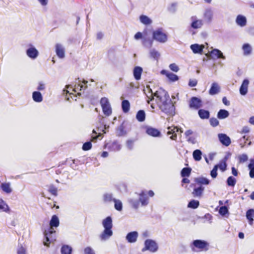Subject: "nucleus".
I'll list each match as a JSON object with an SVG mask.
<instances>
[{
	"label": "nucleus",
	"instance_id": "obj_1",
	"mask_svg": "<svg viewBox=\"0 0 254 254\" xmlns=\"http://www.w3.org/2000/svg\"><path fill=\"white\" fill-rule=\"evenodd\" d=\"M146 89L148 91V93L147 94L146 93L148 98L147 102L148 104L155 97L157 105L162 112L168 115H174L175 106L166 91L162 88H160L154 93H153L152 89L150 88L149 86H146Z\"/></svg>",
	"mask_w": 254,
	"mask_h": 254
},
{
	"label": "nucleus",
	"instance_id": "obj_2",
	"mask_svg": "<svg viewBox=\"0 0 254 254\" xmlns=\"http://www.w3.org/2000/svg\"><path fill=\"white\" fill-rule=\"evenodd\" d=\"M60 221L58 217L56 215L52 216L50 221V227L45 230L44 234V239L43 244L45 246L50 247L51 243H54L56 240V231L54 228H57L59 226Z\"/></svg>",
	"mask_w": 254,
	"mask_h": 254
},
{
	"label": "nucleus",
	"instance_id": "obj_3",
	"mask_svg": "<svg viewBox=\"0 0 254 254\" xmlns=\"http://www.w3.org/2000/svg\"><path fill=\"white\" fill-rule=\"evenodd\" d=\"M104 229L100 235L99 238L102 241L108 240L113 234L112 230L113 227V221L111 216H108L103 220L102 222Z\"/></svg>",
	"mask_w": 254,
	"mask_h": 254
},
{
	"label": "nucleus",
	"instance_id": "obj_4",
	"mask_svg": "<svg viewBox=\"0 0 254 254\" xmlns=\"http://www.w3.org/2000/svg\"><path fill=\"white\" fill-rule=\"evenodd\" d=\"M190 247L193 252H206L209 250V244L206 241L197 239L190 243Z\"/></svg>",
	"mask_w": 254,
	"mask_h": 254
},
{
	"label": "nucleus",
	"instance_id": "obj_5",
	"mask_svg": "<svg viewBox=\"0 0 254 254\" xmlns=\"http://www.w3.org/2000/svg\"><path fill=\"white\" fill-rule=\"evenodd\" d=\"M152 38L161 43H164L168 40L167 35L162 28H157L153 31Z\"/></svg>",
	"mask_w": 254,
	"mask_h": 254
},
{
	"label": "nucleus",
	"instance_id": "obj_6",
	"mask_svg": "<svg viewBox=\"0 0 254 254\" xmlns=\"http://www.w3.org/2000/svg\"><path fill=\"white\" fill-rule=\"evenodd\" d=\"M144 247L142 252L148 251L151 253H155L158 250V245L156 242L152 239H147L144 241Z\"/></svg>",
	"mask_w": 254,
	"mask_h": 254
},
{
	"label": "nucleus",
	"instance_id": "obj_7",
	"mask_svg": "<svg viewBox=\"0 0 254 254\" xmlns=\"http://www.w3.org/2000/svg\"><path fill=\"white\" fill-rule=\"evenodd\" d=\"M100 104L103 113L107 116L111 115L112 114V108L108 99L106 97L102 98L100 100Z\"/></svg>",
	"mask_w": 254,
	"mask_h": 254
},
{
	"label": "nucleus",
	"instance_id": "obj_8",
	"mask_svg": "<svg viewBox=\"0 0 254 254\" xmlns=\"http://www.w3.org/2000/svg\"><path fill=\"white\" fill-rule=\"evenodd\" d=\"M203 18L205 23L210 24L212 22L213 18V12L212 9L209 7L205 9L203 14Z\"/></svg>",
	"mask_w": 254,
	"mask_h": 254
},
{
	"label": "nucleus",
	"instance_id": "obj_9",
	"mask_svg": "<svg viewBox=\"0 0 254 254\" xmlns=\"http://www.w3.org/2000/svg\"><path fill=\"white\" fill-rule=\"evenodd\" d=\"M29 47L26 50V55L31 59L35 60L39 56V53L36 48L31 44L29 45Z\"/></svg>",
	"mask_w": 254,
	"mask_h": 254
},
{
	"label": "nucleus",
	"instance_id": "obj_10",
	"mask_svg": "<svg viewBox=\"0 0 254 254\" xmlns=\"http://www.w3.org/2000/svg\"><path fill=\"white\" fill-rule=\"evenodd\" d=\"M189 107L191 109L197 110L202 107V101L196 97H192L190 100Z\"/></svg>",
	"mask_w": 254,
	"mask_h": 254
},
{
	"label": "nucleus",
	"instance_id": "obj_11",
	"mask_svg": "<svg viewBox=\"0 0 254 254\" xmlns=\"http://www.w3.org/2000/svg\"><path fill=\"white\" fill-rule=\"evenodd\" d=\"M145 132L148 135L153 137H160L161 135L158 129L149 126L146 127Z\"/></svg>",
	"mask_w": 254,
	"mask_h": 254
},
{
	"label": "nucleus",
	"instance_id": "obj_12",
	"mask_svg": "<svg viewBox=\"0 0 254 254\" xmlns=\"http://www.w3.org/2000/svg\"><path fill=\"white\" fill-rule=\"evenodd\" d=\"M167 128L168 129L167 132V135H171L170 138L176 140L177 137V132H179L180 129L177 127H168Z\"/></svg>",
	"mask_w": 254,
	"mask_h": 254
},
{
	"label": "nucleus",
	"instance_id": "obj_13",
	"mask_svg": "<svg viewBox=\"0 0 254 254\" xmlns=\"http://www.w3.org/2000/svg\"><path fill=\"white\" fill-rule=\"evenodd\" d=\"M139 201L142 206H146L149 203V198L147 196V191L142 190L139 194Z\"/></svg>",
	"mask_w": 254,
	"mask_h": 254
},
{
	"label": "nucleus",
	"instance_id": "obj_14",
	"mask_svg": "<svg viewBox=\"0 0 254 254\" xmlns=\"http://www.w3.org/2000/svg\"><path fill=\"white\" fill-rule=\"evenodd\" d=\"M138 236V233L137 231H132L127 234L126 239L128 243H134L136 242Z\"/></svg>",
	"mask_w": 254,
	"mask_h": 254
},
{
	"label": "nucleus",
	"instance_id": "obj_15",
	"mask_svg": "<svg viewBox=\"0 0 254 254\" xmlns=\"http://www.w3.org/2000/svg\"><path fill=\"white\" fill-rule=\"evenodd\" d=\"M220 142L226 146H228L231 143L230 138L224 133H219L218 135Z\"/></svg>",
	"mask_w": 254,
	"mask_h": 254
},
{
	"label": "nucleus",
	"instance_id": "obj_16",
	"mask_svg": "<svg viewBox=\"0 0 254 254\" xmlns=\"http://www.w3.org/2000/svg\"><path fill=\"white\" fill-rule=\"evenodd\" d=\"M56 53L60 59H63L65 57V50L63 46L61 44L56 45Z\"/></svg>",
	"mask_w": 254,
	"mask_h": 254
},
{
	"label": "nucleus",
	"instance_id": "obj_17",
	"mask_svg": "<svg viewBox=\"0 0 254 254\" xmlns=\"http://www.w3.org/2000/svg\"><path fill=\"white\" fill-rule=\"evenodd\" d=\"M249 81L248 79H245L240 88V93L243 96L246 95L248 93Z\"/></svg>",
	"mask_w": 254,
	"mask_h": 254
},
{
	"label": "nucleus",
	"instance_id": "obj_18",
	"mask_svg": "<svg viewBox=\"0 0 254 254\" xmlns=\"http://www.w3.org/2000/svg\"><path fill=\"white\" fill-rule=\"evenodd\" d=\"M161 73L163 75H165L170 81L174 82L177 81L179 79V77L176 74H174L173 73L169 72L166 70H162L161 71Z\"/></svg>",
	"mask_w": 254,
	"mask_h": 254
},
{
	"label": "nucleus",
	"instance_id": "obj_19",
	"mask_svg": "<svg viewBox=\"0 0 254 254\" xmlns=\"http://www.w3.org/2000/svg\"><path fill=\"white\" fill-rule=\"evenodd\" d=\"M210 55L212 59H225V57L223 55V53L217 49H213L210 52Z\"/></svg>",
	"mask_w": 254,
	"mask_h": 254
},
{
	"label": "nucleus",
	"instance_id": "obj_20",
	"mask_svg": "<svg viewBox=\"0 0 254 254\" xmlns=\"http://www.w3.org/2000/svg\"><path fill=\"white\" fill-rule=\"evenodd\" d=\"M204 46L202 45H199L198 44H192L190 46V49L192 50L194 54H201L203 52Z\"/></svg>",
	"mask_w": 254,
	"mask_h": 254
},
{
	"label": "nucleus",
	"instance_id": "obj_21",
	"mask_svg": "<svg viewBox=\"0 0 254 254\" xmlns=\"http://www.w3.org/2000/svg\"><path fill=\"white\" fill-rule=\"evenodd\" d=\"M143 71V69L140 66H135L133 70V74L134 78L136 80H139L141 78V74Z\"/></svg>",
	"mask_w": 254,
	"mask_h": 254
},
{
	"label": "nucleus",
	"instance_id": "obj_22",
	"mask_svg": "<svg viewBox=\"0 0 254 254\" xmlns=\"http://www.w3.org/2000/svg\"><path fill=\"white\" fill-rule=\"evenodd\" d=\"M220 86L216 82H213L211 84L209 91V94L211 95H214L218 94L220 92Z\"/></svg>",
	"mask_w": 254,
	"mask_h": 254
},
{
	"label": "nucleus",
	"instance_id": "obj_23",
	"mask_svg": "<svg viewBox=\"0 0 254 254\" xmlns=\"http://www.w3.org/2000/svg\"><path fill=\"white\" fill-rule=\"evenodd\" d=\"M115 199L113 196V193L111 192H106L103 195V200L106 203L114 202Z\"/></svg>",
	"mask_w": 254,
	"mask_h": 254
},
{
	"label": "nucleus",
	"instance_id": "obj_24",
	"mask_svg": "<svg viewBox=\"0 0 254 254\" xmlns=\"http://www.w3.org/2000/svg\"><path fill=\"white\" fill-rule=\"evenodd\" d=\"M236 22L238 25L244 27L246 25L247 19L245 16L242 15H238L236 19Z\"/></svg>",
	"mask_w": 254,
	"mask_h": 254
},
{
	"label": "nucleus",
	"instance_id": "obj_25",
	"mask_svg": "<svg viewBox=\"0 0 254 254\" xmlns=\"http://www.w3.org/2000/svg\"><path fill=\"white\" fill-rule=\"evenodd\" d=\"M204 190V188L202 186L195 188L192 192L194 197H201Z\"/></svg>",
	"mask_w": 254,
	"mask_h": 254
},
{
	"label": "nucleus",
	"instance_id": "obj_26",
	"mask_svg": "<svg viewBox=\"0 0 254 254\" xmlns=\"http://www.w3.org/2000/svg\"><path fill=\"white\" fill-rule=\"evenodd\" d=\"M82 83L83 84L78 83L77 85H75V88L73 89V91L76 92L77 90H84L87 88V84L88 81L86 80H83Z\"/></svg>",
	"mask_w": 254,
	"mask_h": 254
},
{
	"label": "nucleus",
	"instance_id": "obj_27",
	"mask_svg": "<svg viewBox=\"0 0 254 254\" xmlns=\"http://www.w3.org/2000/svg\"><path fill=\"white\" fill-rule=\"evenodd\" d=\"M32 99L35 102L40 103L43 101V96L39 91H34L32 93Z\"/></svg>",
	"mask_w": 254,
	"mask_h": 254
},
{
	"label": "nucleus",
	"instance_id": "obj_28",
	"mask_svg": "<svg viewBox=\"0 0 254 254\" xmlns=\"http://www.w3.org/2000/svg\"><path fill=\"white\" fill-rule=\"evenodd\" d=\"M198 114L201 119H208L210 117L209 112L204 109H199L198 111Z\"/></svg>",
	"mask_w": 254,
	"mask_h": 254
},
{
	"label": "nucleus",
	"instance_id": "obj_29",
	"mask_svg": "<svg viewBox=\"0 0 254 254\" xmlns=\"http://www.w3.org/2000/svg\"><path fill=\"white\" fill-rule=\"evenodd\" d=\"M246 217L249 221V224L252 225L254 221V209H249L246 212Z\"/></svg>",
	"mask_w": 254,
	"mask_h": 254
},
{
	"label": "nucleus",
	"instance_id": "obj_30",
	"mask_svg": "<svg viewBox=\"0 0 254 254\" xmlns=\"http://www.w3.org/2000/svg\"><path fill=\"white\" fill-rule=\"evenodd\" d=\"M217 116L219 119H224L229 116V113L225 109H220L217 113Z\"/></svg>",
	"mask_w": 254,
	"mask_h": 254
},
{
	"label": "nucleus",
	"instance_id": "obj_31",
	"mask_svg": "<svg viewBox=\"0 0 254 254\" xmlns=\"http://www.w3.org/2000/svg\"><path fill=\"white\" fill-rule=\"evenodd\" d=\"M72 248L67 245H64L61 249V254H71Z\"/></svg>",
	"mask_w": 254,
	"mask_h": 254
},
{
	"label": "nucleus",
	"instance_id": "obj_32",
	"mask_svg": "<svg viewBox=\"0 0 254 254\" xmlns=\"http://www.w3.org/2000/svg\"><path fill=\"white\" fill-rule=\"evenodd\" d=\"M194 181L196 183L199 185H207L210 183V181L205 177L196 178L195 179Z\"/></svg>",
	"mask_w": 254,
	"mask_h": 254
},
{
	"label": "nucleus",
	"instance_id": "obj_33",
	"mask_svg": "<svg viewBox=\"0 0 254 254\" xmlns=\"http://www.w3.org/2000/svg\"><path fill=\"white\" fill-rule=\"evenodd\" d=\"M137 120L140 122H143L145 119V113L143 110H139L136 115Z\"/></svg>",
	"mask_w": 254,
	"mask_h": 254
},
{
	"label": "nucleus",
	"instance_id": "obj_34",
	"mask_svg": "<svg viewBox=\"0 0 254 254\" xmlns=\"http://www.w3.org/2000/svg\"><path fill=\"white\" fill-rule=\"evenodd\" d=\"M126 134V131L125 129V127L123 124L119 126L116 129V135L118 136H122Z\"/></svg>",
	"mask_w": 254,
	"mask_h": 254
},
{
	"label": "nucleus",
	"instance_id": "obj_35",
	"mask_svg": "<svg viewBox=\"0 0 254 254\" xmlns=\"http://www.w3.org/2000/svg\"><path fill=\"white\" fill-rule=\"evenodd\" d=\"M122 108L124 113H127L130 109V103L127 100H124L122 102Z\"/></svg>",
	"mask_w": 254,
	"mask_h": 254
},
{
	"label": "nucleus",
	"instance_id": "obj_36",
	"mask_svg": "<svg viewBox=\"0 0 254 254\" xmlns=\"http://www.w3.org/2000/svg\"><path fill=\"white\" fill-rule=\"evenodd\" d=\"M0 188L4 192L7 193H10L12 191L10 185L9 183H2Z\"/></svg>",
	"mask_w": 254,
	"mask_h": 254
},
{
	"label": "nucleus",
	"instance_id": "obj_37",
	"mask_svg": "<svg viewBox=\"0 0 254 254\" xmlns=\"http://www.w3.org/2000/svg\"><path fill=\"white\" fill-rule=\"evenodd\" d=\"M202 20H195L193 21L191 23V27L193 29H197L200 28L203 25Z\"/></svg>",
	"mask_w": 254,
	"mask_h": 254
},
{
	"label": "nucleus",
	"instance_id": "obj_38",
	"mask_svg": "<svg viewBox=\"0 0 254 254\" xmlns=\"http://www.w3.org/2000/svg\"><path fill=\"white\" fill-rule=\"evenodd\" d=\"M192 156L194 160L199 161L201 159L202 152L199 149H196L193 152Z\"/></svg>",
	"mask_w": 254,
	"mask_h": 254
},
{
	"label": "nucleus",
	"instance_id": "obj_39",
	"mask_svg": "<svg viewBox=\"0 0 254 254\" xmlns=\"http://www.w3.org/2000/svg\"><path fill=\"white\" fill-rule=\"evenodd\" d=\"M149 54L150 57L156 61L158 60V59L160 56V54L159 52L156 50L155 49H151L150 50Z\"/></svg>",
	"mask_w": 254,
	"mask_h": 254
},
{
	"label": "nucleus",
	"instance_id": "obj_40",
	"mask_svg": "<svg viewBox=\"0 0 254 254\" xmlns=\"http://www.w3.org/2000/svg\"><path fill=\"white\" fill-rule=\"evenodd\" d=\"M135 139H129L126 141V147L129 150H132L133 149L134 143L136 141Z\"/></svg>",
	"mask_w": 254,
	"mask_h": 254
},
{
	"label": "nucleus",
	"instance_id": "obj_41",
	"mask_svg": "<svg viewBox=\"0 0 254 254\" xmlns=\"http://www.w3.org/2000/svg\"><path fill=\"white\" fill-rule=\"evenodd\" d=\"M139 19L140 22L145 25L150 24L152 22V20L148 16L144 15H140Z\"/></svg>",
	"mask_w": 254,
	"mask_h": 254
},
{
	"label": "nucleus",
	"instance_id": "obj_42",
	"mask_svg": "<svg viewBox=\"0 0 254 254\" xmlns=\"http://www.w3.org/2000/svg\"><path fill=\"white\" fill-rule=\"evenodd\" d=\"M191 169L189 167L184 168L181 172V175L182 177H189L190 175Z\"/></svg>",
	"mask_w": 254,
	"mask_h": 254
},
{
	"label": "nucleus",
	"instance_id": "obj_43",
	"mask_svg": "<svg viewBox=\"0 0 254 254\" xmlns=\"http://www.w3.org/2000/svg\"><path fill=\"white\" fill-rule=\"evenodd\" d=\"M114 207L116 210L121 211L123 210V203L122 201L117 199H115L114 201Z\"/></svg>",
	"mask_w": 254,
	"mask_h": 254
},
{
	"label": "nucleus",
	"instance_id": "obj_44",
	"mask_svg": "<svg viewBox=\"0 0 254 254\" xmlns=\"http://www.w3.org/2000/svg\"><path fill=\"white\" fill-rule=\"evenodd\" d=\"M199 205V202L198 200L194 199L191 200L188 204V207L192 209L197 208Z\"/></svg>",
	"mask_w": 254,
	"mask_h": 254
},
{
	"label": "nucleus",
	"instance_id": "obj_45",
	"mask_svg": "<svg viewBox=\"0 0 254 254\" xmlns=\"http://www.w3.org/2000/svg\"><path fill=\"white\" fill-rule=\"evenodd\" d=\"M128 202L134 209H137L138 208L140 203L138 199L130 198L128 200Z\"/></svg>",
	"mask_w": 254,
	"mask_h": 254
},
{
	"label": "nucleus",
	"instance_id": "obj_46",
	"mask_svg": "<svg viewBox=\"0 0 254 254\" xmlns=\"http://www.w3.org/2000/svg\"><path fill=\"white\" fill-rule=\"evenodd\" d=\"M226 183L228 186L233 187L236 185V179L232 176H230L227 178Z\"/></svg>",
	"mask_w": 254,
	"mask_h": 254
},
{
	"label": "nucleus",
	"instance_id": "obj_47",
	"mask_svg": "<svg viewBox=\"0 0 254 254\" xmlns=\"http://www.w3.org/2000/svg\"><path fill=\"white\" fill-rule=\"evenodd\" d=\"M243 49L244 50V54L245 55H248L250 54L252 52V47L247 43L243 45Z\"/></svg>",
	"mask_w": 254,
	"mask_h": 254
},
{
	"label": "nucleus",
	"instance_id": "obj_48",
	"mask_svg": "<svg viewBox=\"0 0 254 254\" xmlns=\"http://www.w3.org/2000/svg\"><path fill=\"white\" fill-rule=\"evenodd\" d=\"M142 44L145 47L150 48L153 45V40L150 39H144L142 41Z\"/></svg>",
	"mask_w": 254,
	"mask_h": 254
},
{
	"label": "nucleus",
	"instance_id": "obj_49",
	"mask_svg": "<svg viewBox=\"0 0 254 254\" xmlns=\"http://www.w3.org/2000/svg\"><path fill=\"white\" fill-rule=\"evenodd\" d=\"M111 149L115 151H119L122 148V145L117 141H114L111 145Z\"/></svg>",
	"mask_w": 254,
	"mask_h": 254
},
{
	"label": "nucleus",
	"instance_id": "obj_50",
	"mask_svg": "<svg viewBox=\"0 0 254 254\" xmlns=\"http://www.w3.org/2000/svg\"><path fill=\"white\" fill-rule=\"evenodd\" d=\"M0 209L6 212L9 210L8 206L1 199H0Z\"/></svg>",
	"mask_w": 254,
	"mask_h": 254
},
{
	"label": "nucleus",
	"instance_id": "obj_51",
	"mask_svg": "<svg viewBox=\"0 0 254 254\" xmlns=\"http://www.w3.org/2000/svg\"><path fill=\"white\" fill-rule=\"evenodd\" d=\"M227 158L225 157L224 158V160L222 162H221L219 164L217 165L218 166V168L222 171L224 172L226 170L227 168V164L226 163V160Z\"/></svg>",
	"mask_w": 254,
	"mask_h": 254
},
{
	"label": "nucleus",
	"instance_id": "obj_52",
	"mask_svg": "<svg viewBox=\"0 0 254 254\" xmlns=\"http://www.w3.org/2000/svg\"><path fill=\"white\" fill-rule=\"evenodd\" d=\"M219 213L222 216L225 215L227 213H228V209L226 206H222L220 207Z\"/></svg>",
	"mask_w": 254,
	"mask_h": 254
},
{
	"label": "nucleus",
	"instance_id": "obj_53",
	"mask_svg": "<svg viewBox=\"0 0 254 254\" xmlns=\"http://www.w3.org/2000/svg\"><path fill=\"white\" fill-rule=\"evenodd\" d=\"M218 168V165H215L213 169L210 172V175L213 179L216 178L217 176V170Z\"/></svg>",
	"mask_w": 254,
	"mask_h": 254
},
{
	"label": "nucleus",
	"instance_id": "obj_54",
	"mask_svg": "<svg viewBox=\"0 0 254 254\" xmlns=\"http://www.w3.org/2000/svg\"><path fill=\"white\" fill-rule=\"evenodd\" d=\"M84 254H95L94 250L91 247H86L83 250Z\"/></svg>",
	"mask_w": 254,
	"mask_h": 254
},
{
	"label": "nucleus",
	"instance_id": "obj_55",
	"mask_svg": "<svg viewBox=\"0 0 254 254\" xmlns=\"http://www.w3.org/2000/svg\"><path fill=\"white\" fill-rule=\"evenodd\" d=\"M92 147V143L91 141H87L82 145V149L84 151L90 150Z\"/></svg>",
	"mask_w": 254,
	"mask_h": 254
},
{
	"label": "nucleus",
	"instance_id": "obj_56",
	"mask_svg": "<svg viewBox=\"0 0 254 254\" xmlns=\"http://www.w3.org/2000/svg\"><path fill=\"white\" fill-rule=\"evenodd\" d=\"M177 3H172L170 6L168 7V10L169 12L174 13L176 12Z\"/></svg>",
	"mask_w": 254,
	"mask_h": 254
},
{
	"label": "nucleus",
	"instance_id": "obj_57",
	"mask_svg": "<svg viewBox=\"0 0 254 254\" xmlns=\"http://www.w3.org/2000/svg\"><path fill=\"white\" fill-rule=\"evenodd\" d=\"M209 122L210 125L213 127L217 126L219 123L218 120L215 118H211L209 120Z\"/></svg>",
	"mask_w": 254,
	"mask_h": 254
},
{
	"label": "nucleus",
	"instance_id": "obj_58",
	"mask_svg": "<svg viewBox=\"0 0 254 254\" xmlns=\"http://www.w3.org/2000/svg\"><path fill=\"white\" fill-rule=\"evenodd\" d=\"M239 160L240 163H244L247 161L248 159V156L245 154H243L240 155L239 157Z\"/></svg>",
	"mask_w": 254,
	"mask_h": 254
},
{
	"label": "nucleus",
	"instance_id": "obj_59",
	"mask_svg": "<svg viewBox=\"0 0 254 254\" xmlns=\"http://www.w3.org/2000/svg\"><path fill=\"white\" fill-rule=\"evenodd\" d=\"M17 254H26V249L22 245L19 246L17 250Z\"/></svg>",
	"mask_w": 254,
	"mask_h": 254
},
{
	"label": "nucleus",
	"instance_id": "obj_60",
	"mask_svg": "<svg viewBox=\"0 0 254 254\" xmlns=\"http://www.w3.org/2000/svg\"><path fill=\"white\" fill-rule=\"evenodd\" d=\"M169 68L171 70L176 72H178L179 70L178 66L174 63L170 64L169 65Z\"/></svg>",
	"mask_w": 254,
	"mask_h": 254
},
{
	"label": "nucleus",
	"instance_id": "obj_61",
	"mask_svg": "<svg viewBox=\"0 0 254 254\" xmlns=\"http://www.w3.org/2000/svg\"><path fill=\"white\" fill-rule=\"evenodd\" d=\"M49 191L55 196L57 195V189L53 186L50 187Z\"/></svg>",
	"mask_w": 254,
	"mask_h": 254
},
{
	"label": "nucleus",
	"instance_id": "obj_62",
	"mask_svg": "<svg viewBox=\"0 0 254 254\" xmlns=\"http://www.w3.org/2000/svg\"><path fill=\"white\" fill-rule=\"evenodd\" d=\"M46 87L44 83L42 82H40L38 84V86L37 87V89L39 91H42L45 90Z\"/></svg>",
	"mask_w": 254,
	"mask_h": 254
},
{
	"label": "nucleus",
	"instance_id": "obj_63",
	"mask_svg": "<svg viewBox=\"0 0 254 254\" xmlns=\"http://www.w3.org/2000/svg\"><path fill=\"white\" fill-rule=\"evenodd\" d=\"M197 81L196 79H190L189 85L190 87H195L197 85Z\"/></svg>",
	"mask_w": 254,
	"mask_h": 254
},
{
	"label": "nucleus",
	"instance_id": "obj_64",
	"mask_svg": "<svg viewBox=\"0 0 254 254\" xmlns=\"http://www.w3.org/2000/svg\"><path fill=\"white\" fill-rule=\"evenodd\" d=\"M104 37V34L101 32H99L97 33L96 38L98 40H100L103 39Z\"/></svg>",
	"mask_w": 254,
	"mask_h": 254
}]
</instances>
